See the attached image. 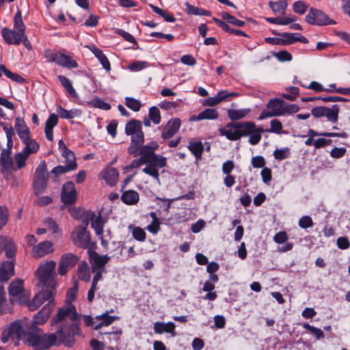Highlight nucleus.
Here are the masks:
<instances>
[{
    "instance_id": "nucleus-1",
    "label": "nucleus",
    "mask_w": 350,
    "mask_h": 350,
    "mask_svg": "<svg viewBox=\"0 0 350 350\" xmlns=\"http://www.w3.org/2000/svg\"><path fill=\"white\" fill-rule=\"evenodd\" d=\"M125 133L131 135V143L127 149L129 154L133 157L140 155L138 159H133L132 162L124 167L126 171L138 168L143 164L147 165L143 169V172L159 180V168L167 165L166 157L155 154L159 145L152 143L150 145H144V133L142 131V122L139 120L132 119L125 126Z\"/></svg>"
},
{
    "instance_id": "nucleus-2",
    "label": "nucleus",
    "mask_w": 350,
    "mask_h": 350,
    "mask_svg": "<svg viewBox=\"0 0 350 350\" xmlns=\"http://www.w3.org/2000/svg\"><path fill=\"white\" fill-rule=\"evenodd\" d=\"M80 315L77 312L75 306L70 302L57 310V313L51 320V325L61 323L57 330H62V335L65 337L64 345L72 347L75 342V336L80 334L79 322Z\"/></svg>"
},
{
    "instance_id": "nucleus-3",
    "label": "nucleus",
    "mask_w": 350,
    "mask_h": 350,
    "mask_svg": "<svg viewBox=\"0 0 350 350\" xmlns=\"http://www.w3.org/2000/svg\"><path fill=\"white\" fill-rule=\"evenodd\" d=\"M62 332L57 330L52 334H45L41 328L32 325L27 330L23 337V342L33 350H46L52 346L64 344L65 337L62 336Z\"/></svg>"
},
{
    "instance_id": "nucleus-4",
    "label": "nucleus",
    "mask_w": 350,
    "mask_h": 350,
    "mask_svg": "<svg viewBox=\"0 0 350 350\" xmlns=\"http://www.w3.org/2000/svg\"><path fill=\"white\" fill-rule=\"evenodd\" d=\"M256 124L253 122H230L226 125V129H219L221 135H224L231 141H236L242 137L247 136L255 129Z\"/></svg>"
},
{
    "instance_id": "nucleus-5",
    "label": "nucleus",
    "mask_w": 350,
    "mask_h": 350,
    "mask_svg": "<svg viewBox=\"0 0 350 350\" xmlns=\"http://www.w3.org/2000/svg\"><path fill=\"white\" fill-rule=\"evenodd\" d=\"M28 327L27 319H17L5 326L1 332V340L3 343L8 342L10 339H16V345L23 339Z\"/></svg>"
},
{
    "instance_id": "nucleus-6",
    "label": "nucleus",
    "mask_w": 350,
    "mask_h": 350,
    "mask_svg": "<svg viewBox=\"0 0 350 350\" xmlns=\"http://www.w3.org/2000/svg\"><path fill=\"white\" fill-rule=\"evenodd\" d=\"M49 179V173L47 171L45 161H41L37 166L32 183L33 193L38 196L43 193L47 186Z\"/></svg>"
},
{
    "instance_id": "nucleus-7",
    "label": "nucleus",
    "mask_w": 350,
    "mask_h": 350,
    "mask_svg": "<svg viewBox=\"0 0 350 350\" xmlns=\"http://www.w3.org/2000/svg\"><path fill=\"white\" fill-rule=\"evenodd\" d=\"M40 291L34 296L33 300L28 304L29 310H36L44 302L48 301V303H55L54 297L56 294L57 285H39Z\"/></svg>"
},
{
    "instance_id": "nucleus-8",
    "label": "nucleus",
    "mask_w": 350,
    "mask_h": 350,
    "mask_svg": "<svg viewBox=\"0 0 350 350\" xmlns=\"http://www.w3.org/2000/svg\"><path fill=\"white\" fill-rule=\"evenodd\" d=\"M56 262L50 260L44 264L40 265L36 271V275L38 279V285H57L55 280Z\"/></svg>"
},
{
    "instance_id": "nucleus-9",
    "label": "nucleus",
    "mask_w": 350,
    "mask_h": 350,
    "mask_svg": "<svg viewBox=\"0 0 350 350\" xmlns=\"http://www.w3.org/2000/svg\"><path fill=\"white\" fill-rule=\"evenodd\" d=\"M64 150L62 156L66 159L67 163L65 165H57L51 170V174L56 179L60 174L75 170L77 167V163L74 153L70 150L66 146H64Z\"/></svg>"
},
{
    "instance_id": "nucleus-10",
    "label": "nucleus",
    "mask_w": 350,
    "mask_h": 350,
    "mask_svg": "<svg viewBox=\"0 0 350 350\" xmlns=\"http://www.w3.org/2000/svg\"><path fill=\"white\" fill-rule=\"evenodd\" d=\"M306 21L312 25H335L336 22L331 18L322 10L314 8L309 10L306 16Z\"/></svg>"
},
{
    "instance_id": "nucleus-11",
    "label": "nucleus",
    "mask_w": 350,
    "mask_h": 350,
    "mask_svg": "<svg viewBox=\"0 0 350 350\" xmlns=\"http://www.w3.org/2000/svg\"><path fill=\"white\" fill-rule=\"evenodd\" d=\"M284 100L281 98H271L266 105V109L263 110L259 117V120L267 118L284 116Z\"/></svg>"
},
{
    "instance_id": "nucleus-12",
    "label": "nucleus",
    "mask_w": 350,
    "mask_h": 350,
    "mask_svg": "<svg viewBox=\"0 0 350 350\" xmlns=\"http://www.w3.org/2000/svg\"><path fill=\"white\" fill-rule=\"evenodd\" d=\"M71 239L77 247L82 249L90 247L91 236L85 226H77L72 232Z\"/></svg>"
},
{
    "instance_id": "nucleus-13",
    "label": "nucleus",
    "mask_w": 350,
    "mask_h": 350,
    "mask_svg": "<svg viewBox=\"0 0 350 350\" xmlns=\"http://www.w3.org/2000/svg\"><path fill=\"white\" fill-rule=\"evenodd\" d=\"M79 259L80 258L77 254L71 252L62 254L57 268L58 273L61 275H65L69 270L75 267Z\"/></svg>"
},
{
    "instance_id": "nucleus-14",
    "label": "nucleus",
    "mask_w": 350,
    "mask_h": 350,
    "mask_svg": "<svg viewBox=\"0 0 350 350\" xmlns=\"http://www.w3.org/2000/svg\"><path fill=\"white\" fill-rule=\"evenodd\" d=\"M339 106L334 105L332 108L326 107H315L312 109L311 113L314 117L321 118L326 117L327 120L332 122H336L338 119Z\"/></svg>"
},
{
    "instance_id": "nucleus-15",
    "label": "nucleus",
    "mask_w": 350,
    "mask_h": 350,
    "mask_svg": "<svg viewBox=\"0 0 350 350\" xmlns=\"http://www.w3.org/2000/svg\"><path fill=\"white\" fill-rule=\"evenodd\" d=\"M85 219L92 221L91 226L94 230L95 233L98 236H100L101 245L104 248H107L108 241L103 239V226L104 221L100 215L96 217V215L94 212L88 211L85 212Z\"/></svg>"
},
{
    "instance_id": "nucleus-16",
    "label": "nucleus",
    "mask_w": 350,
    "mask_h": 350,
    "mask_svg": "<svg viewBox=\"0 0 350 350\" xmlns=\"http://www.w3.org/2000/svg\"><path fill=\"white\" fill-rule=\"evenodd\" d=\"M77 192L72 181L64 183L61 191V200L65 205H71L76 202Z\"/></svg>"
},
{
    "instance_id": "nucleus-17",
    "label": "nucleus",
    "mask_w": 350,
    "mask_h": 350,
    "mask_svg": "<svg viewBox=\"0 0 350 350\" xmlns=\"http://www.w3.org/2000/svg\"><path fill=\"white\" fill-rule=\"evenodd\" d=\"M46 57L49 62H55L65 68H76L78 67V64L75 60L72 59L69 55L63 53H51Z\"/></svg>"
},
{
    "instance_id": "nucleus-18",
    "label": "nucleus",
    "mask_w": 350,
    "mask_h": 350,
    "mask_svg": "<svg viewBox=\"0 0 350 350\" xmlns=\"http://www.w3.org/2000/svg\"><path fill=\"white\" fill-rule=\"evenodd\" d=\"M315 136H323V137H340L342 138H346L347 137V134L345 132L338 133H332V132H322L319 133L317 131H315L312 129H310L308 131L307 137L308 139L305 141L304 144L307 146H314V137ZM306 135H302V137H305Z\"/></svg>"
},
{
    "instance_id": "nucleus-19",
    "label": "nucleus",
    "mask_w": 350,
    "mask_h": 350,
    "mask_svg": "<svg viewBox=\"0 0 350 350\" xmlns=\"http://www.w3.org/2000/svg\"><path fill=\"white\" fill-rule=\"evenodd\" d=\"M180 120L178 118L170 119L163 128L161 137L164 140L172 138L180 129Z\"/></svg>"
},
{
    "instance_id": "nucleus-20",
    "label": "nucleus",
    "mask_w": 350,
    "mask_h": 350,
    "mask_svg": "<svg viewBox=\"0 0 350 350\" xmlns=\"http://www.w3.org/2000/svg\"><path fill=\"white\" fill-rule=\"evenodd\" d=\"M55 303H47L33 317V324L42 325L49 319L52 311L54 309Z\"/></svg>"
},
{
    "instance_id": "nucleus-21",
    "label": "nucleus",
    "mask_w": 350,
    "mask_h": 350,
    "mask_svg": "<svg viewBox=\"0 0 350 350\" xmlns=\"http://www.w3.org/2000/svg\"><path fill=\"white\" fill-rule=\"evenodd\" d=\"M3 251L7 258L14 260L16 252L14 243L7 237L0 236V254Z\"/></svg>"
},
{
    "instance_id": "nucleus-22",
    "label": "nucleus",
    "mask_w": 350,
    "mask_h": 350,
    "mask_svg": "<svg viewBox=\"0 0 350 350\" xmlns=\"http://www.w3.org/2000/svg\"><path fill=\"white\" fill-rule=\"evenodd\" d=\"M1 34L5 41L9 44L18 45L22 42L25 33L18 31L11 30L8 28H3Z\"/></svg>"
},
{
    "instance_id": "nucleus-23",
    "label": "nucleus",
    "mask_w": 350,
    "mask_h": 350,
    "mask_svg": "<svg viewBox=\"0 0 350 350\" xmlns=\"http://www.w3.org/2000/svg\"><path fill=\"white\" fill-rule=\"evenodd\" d=\"M53 252V244L49 241H44L35 245L32 249L33 257L38 258Z\"/></svg>"
},
{
    "instance_id": "nucleus-24",
    "label": "nucleus",
    "mask_w": 350,
    "mask_h": 350,
    "mask_svg": "<svg viewBox=\"0 0 350 350\" xmlns=\"http://www.w3.org/2000/svg\"><path fill=\"white\" fill-rule=\"evenodd\" d=\"M98 176L105 180L108 185L113 186L118 182L119 173L115 167H107L100 172Z\"/></svg>"
},
{
    "instance_id": "nucleus-25",
    "label": "nucleus",
    "mask_w": 350,
    "mask_h": 350,
    "mask_svg": "<svg viewBox=\"0 0 350 350\" xmlns=\"http://www.w3.org/2000/svg\"><path fill=\"white\" fill-rule=\"evenodd\" d=\"M14 275V260L4 261L0 266V281L7 282Z\"/></svg>"
},
{
    "instance_id": "nucleus-26",
    "label": "nucleus",
    "mask_w": 350,
    "mask_h": 350,
    "mask_svg": "<svg viewBox=\"0 0 350 350\" xmlns=\"http://www.w3.org/2000/svg\"><path fill=\"white\" fill-rule=\"evenodd\" d=\"M175 324L173 322H164L157 321L154 323V332L157 334H162L163 333H169L172 336H176Z\"/></svg>"
},
{
    "instance_id": "nucleus-27",
    "label": "nucleus",
    "mask_w": 350,
    "mask_h": 350,
    "mask_svg": "<svg viewBox=\"0 0 350 350\" xmlns=\"http://www.w3.org/2000/svg\"><path fill=\"white\" fill-rule=\"evenodd\" d=\"M109 312L106 311L105 313L98 315L95 317L96 320H99L100 322L96 323L94 329L98 330L103 326H109L111 325L114 321L119 320L120 319L118 316H110L109 315Z\"/></svg>"
},
{
    "instance_id": "nucleus-28",
    "label": "nucleus",
    "mask_w": 350,
    "mask_h": 350,
    "mask_svg": "<svg viewBox=\"0 0 350 350\" xmlns=\"http://www.w3.org/2000/svg\"><path fill=\"white\" fill-rule=\"evenodd\" d=\"M219 116L218 111L215 109L207 108L201 111L197 116H192L190 117L191 122L200 121L202 120H215Z\"/></svg>"
},
{
    "instance_id": "nucleus-29",
    "label": "nucleus",
    "mask_w": 350,
    "mask_h": 350,
    "mask_svg": "<svg viewBox=\"0 0 350 350\" xmlns=\"http://www.w3.org/2000/svg\"><path fill=\"white\" fill-rule=\"evenodd\" d=\"M58 123V116L52 113L49 116V118L46 120L44 127V133L46 135V137L49 141L52 142L53 140V128Z\"/></svg>"
},
{
    "instance_id": "nucleus-30",
    "label": "nucleus",
    "mask_w": 350,
    "mask_h": 350,
    "mask_svg": "<svg viewBox=\"0 0 350 350\" xmlns=\"http://www.w3.org/2000/svg\"><path fill=\"white\" fill-rule=\"evenodd\" d=\"M89 49L98 58L103 68L107 72H109L111 70V64L103 52L94 45L89 46Z\"/></svg>"
},
{
    "instance_id": "nucleus-31",
    "label": "nucleus",
    "mask_w": 350,
    "mask_h": 350,
    "mask_svg": "<svg viewBox=\"0 0 350 350\" xmlns=\"http://www.w3.org/2000/svg\"><path fill=\"white\" fill-rule=\"evenodd\" d=\"M15 129L21 139H25L26 137L31 135L29 127L21 118L17 117L15 119Z\"/></svg>"
},
{
    "instance_id": "nucleus-32",
    "label": "nucleus",
    "mask_w": 350,
    "mask_h": 350,
    "mask_svg": "<svg viewBox=\"0 0 350 350\" xmlns=\"http://www.w3.org/2000/svg\"><path fill=\"white\" fill-rule=\"evenodd\" d=\"M121 200L127 205L136 204L139 200V193L133 189L126 190L122 192Z\"/></svg>"
},
{
    "instance_id": "nucleus-33",
    "label": "nucleus",
    "mask_w": 350,
    "mask_h": 350,
    "mask_svg": "<svg viewBox=\"0 0 350 350\" xmlns=\"http://www.w3.org/2000/svg\"><path fill=\"white\" fill-rule=\"evenodd\" d=\"M187 148L192 153V154L196 157L197 160L202 159V154L204 151V146L200 141H197L196 139H191L189 142V145L187 146Z\"/></svg>"
},
{
    "instance_id": "nucleus-34",
    "label": "nucleus",
    "mask_w": 350,
    "mask_h": 350,
    "mask_svg": "<svg viewBox=\"0 0 350 350\" xmlns=\"http://www.w3.org/2000/svg\"><path fill=\"white\" fill-rule=\"evenodd\" d=\"M23 144L25 145L23 151L27 154L31 155L36 153L40 149L39 144L35 140L31 138V135L26 137L25 139H21Z\"/></svg>"
},
{
    "instance_id": "nucleus-35",
    "label": "nucleus",
    "mask_w": 350,
    "mask_h": 350,
    "mask_svg": "<svg viewBox=\"0 0 350 350\" xmlns=\"http://www.w3.org/2000/svg\"><path fill=\"white\" fill-rule=\"evenodd\" d=\"M213 20L220 28H221L226 32L239 36L248 37V35L244 31L230 27L227 23L217 18L213 17Z\"/></svg>"
},
{
    "instance_id": "nucleus-36",
    "label": "nucleus",
    "mask_w": 350,
    "mask_h": 350,
    "mask_svg": "<svg viewBox=\"0 0 350 350\" xmlns=\"http://www.w3.org/2000/svg\"><path fill=\"white\" fill-rule=\"evenodd\" d=\"M57 113L58 114L57 116L62 119H72L81 116V111L77 109L67 110L62 106H59L57 108Z\"/></svg>"
},
{
    "instance_id": "nucleus-37",
    "label": "nucleus",
    "mask_w": 350,
    "mask_h": 350,
    "mask_svg": "<svg viewBox=\"0 0 350 350\" xmlns=\"http://www.w3.org/2000/svg\"><path fill=\"white\" fill-rule=\"evenodd\" d=\"M78 278L85 282H88L90 280L91 275L90 272V267L85 261L81 262L78 267Z\"/></svg>"
},
{
    "instance_id": "nucleus-38",
    "label": "nucleus",
    "mask_w": 350,
    "mask_h": 350,
    "mask_svg": "<svg viewBox=\"0 0 350 350\" xmlns=\"http://www.w3.org/2000/svg\"><path fill=\"white\" fill-rule=\"evenodd\" d=\"M57 79L61 83L62 85L65 88L66 92L72 98H77L78 94L73 88L71 81L64 75L57 76Z\"/></svg>"
},
{
    "instance_id": "nucleus-39",
    "label": "nucleus",
    "mask_w": 350,
    "mask_h": 350,
    "mask_svg": "<svg viewBox=\"0 0 350 350\" xmlns=\"http://www.w3.org/2000/svg\"><path fill=\"white\" fill-rule=\"evenodd\" d=\"M8 291L10 296L20 295L23 291V280L20 279L13 280L9 285Z\"/></svg>"
},
{
    "instance_id": "nucleus-40",
    "label": "nucleus",
    "mask_w": 350,
    "mask_h": 350,
    "mask_svg": "<svg viewBox=\"0 0 350 350\" xmlns=\"http://www.w3.org/2000/svg\"><path fill=\"white\" fill-rule=\"evenodd\" d=\"M250 111V109H229L227 111L228 118L232 121H236L245 118Z\"/></svg>"
},
{
    "instance_id": "nucleus-41",
    "label": "nucleus",
    "mask_w": 350,
    "mask_h": 350,
    "mask_svg": "<svg viewBox=\"0 0 350 350\" xmlns=\"http://www.w3.org/2000/svg\"><path fill=\"white\" fill-rule=\"evenodd\" d=\"M111 256L108 255H100L97 253H95L93 256V262L94 264L95 268L97 269H102L103 271H105V266L110 260Z\"/></svg>"
},
{
    "instance_id": "nucleus-42",
    "label": "nucleus",
    "mask_w": 350,
    "mask_h": 350,
    "mask_svg": "<svg viewBox=\"0 0 350 350\" xmlns=\"http://www.w3.org/2000/svg\"><path fill=\"white\" fill-rule=\"evenodd\" d=\"M11 150L3 149L1 154L0 163L5 169H10L13 167V161L10 157Z\"/></svg>"
},
{
    "instance_id": "nucleus-43",
    "label": "nucleus",
    "mask_w": 350,
    "mask_h": 350,
    "mask_svg": "<svg viewBox=\"0 0 350 350\" xmlns=\"http://www.w3.org/2000/svg\"><path fill=\"white\" fill-rule=\"evenodd\" d=\"M149 6L150 7V8L152 9V10L159 14V16H161L162 18H163V19L166 21V22H169V23H174L176 21V18L170 14L168 12H167L166 10H164L159 7H157L152 4H150Z\"/></svg>"
},
{
    "instance_id": "nucleus-44",
    "label": "nucleus",
    "mask_w": 350,
    "mask_h": 350,
    "mask_svg": "<svg viewBox=\"0 0 350 350\" xmlns=\"http://www.w3.org/2000/svg\"><path fill=\"white\" fill-rule=\"evenodd\" d=\"M29 157V154H27L24 151L17 152L14 155V159L16 161V167L14 170H20L26 166V161Z\"/></svg>"
},
{
    "instance_id": "nucleus-45",
    "label": "nucleus",
    "mask_w": 350,
    "mask_h": 350,
    "mask_svg": "<svg viewBox=\"0 0 350 350\" xmlns=\"http://www.w3.org/2000/svg\"><path fill=\"white\" fill-rule=\"evenodd\" d=\"M0 69L5 74V75L12 80L13 81L23 84L25 83V79L17 73H14L8 70L5 66L1 65Z\"/></svg>"
},
{
    "instance_id": "nucleus-46",
    "label": "nucleus",
    "mask_w": 350,
    "mask_h": 350,
    "mask_svg": "<svg viewBox=\"0 0 350 350\" xmlns=\"http://www.w3.org/2000/svg\"><path fill=\"white\" fill-rule=\"evenodd\" d=\"M222 19L226 21L227 23L232 24L233 25L237 27H243L245 25V22L239 19H237L232 15H230L229 13L226 12H223L221 13Z\"/></svg>"
},
{
    "instance_id": "nucleus-47",
    "label": "nucleus",
    "mask_w": 350,
    "mask_h": 350,
    "mask_svg": "<svg viewBox=\"0 0 350 350\" xmlns=\"http://www.w3.org/2000/svg\"><path fill=\"white\" fill-rule=\"evenodd\" d=\"M225 92H219L214 97H209L204 100V105L207 106H215L224 100H226V96L223 95Z\"/></svg>"
},
{
    "instance_id": "nucleus-48",
    "label": "nucleus",
    "mask_w": 350,
    "mask_h": 350,
    "mask_svg": "<svg viewBox=\"0 0 350 350\" xmlns=\"http://www.w3.org/2000/svg\"><path fill=\"white\" fill-rule=\"evenodd\" d=\"M265 132V129H263L261 127H256V125L255 126L254 131L250 133V138H249V142L252 145H256L259 143V142L261 139V134L262 133Z\"/></svg>"
},
{
    "instance_id": "nucleus-49",
    "label": "nucleus",
    "mask_w": 350,
    "mask_h": 350,
    "mask_svg": "<svg viewBox=\"0 0 350 350\" xmlns=\"http://www.w3.org/2000/svg\"><path fill=\"white\" fill-rule=\"evenodd\" d=\"M129 228L132 229V235L135 240L141 242L146 240V233L142 228L138 226L133 227L132 225H130Z\"/></svg>"
},
{
    "instance_id": "nucleus-50",
    "label": "nucleus",
    "mask_w": 350,
    "mask_h": 350,
    "mask_svg": "<svg viewBox=\"0 0 350 350\" xmlns=\"http://www.w3.org/2000/svg\"><path fill=\"white\" fill-rule=\"evenodd\" d=\"M269 5L273 12L284 13L287 8V3L285 0H282L277 2L269 1Z\"/></svg>"
},
{
    "instance_id": "nucleus-51",
    "label": "nucleus",
    "mask_w": 350,
    "mask_h": 350,
    "mask_svg": "<svg viewBox=\"0 0 350 350\" xmlns=\"http://www.w3.org/2000/svg\"><path fill=\"white\" fill-rule=\"evenodd\" d=\"M14 27L16 30L25 33V26L23 21L21 11H18L14 17Z\"/></svg>"
},
{
    "instance_id": "nucleus-52",
    "label": "nucleus",
    "mask_w": 350,
    "mask_h": 350,
    "mask_svg": "<svg viewBox=\"0 0 350 350\" xmlns=\"http://www.w3.org/2000/svg\"><path fill=\"white\" fill-rule=\"evenodd\" d=\"M125 105L128 108L133 111H139L142 107L141 102L133 97H126Z\"/></svg>"
},
{
    "instance_id": "nucleus-53",
    "label": "nucleus",
    "mask_w": 350,
    "mask_h": 350,
    "mask_svg": "<svg viewBox=\"0 0 350 350\" xmlns=\"http://www.w3.org/2000/svg\"><path fill=\"white\" fill-rule=\"evenodd\" d=\"M309 5L302 1H297L293 4V10L294 12L303 15L308 10Z\"/></svg>"
},
{
    "instance_id": "nucleus-54",
    "label": "nucleus",
    "mask_w": 350,
    "mask_h": 350,
    "mask_svg": "<svg viewBox=\"0 0 350 350\" xmlns=\"http://www.w3.org/2000/svg\"><path fill=\"white\" fill-rule=\"evenodd\" d=\"M148 117L154 124H159L161 122V114L158 107L155 106L150 107L148 111Z\"/></svg>"
},
{
    "instance_id": "nucleus-55",
    "label": "nucleus",
    "mask_w": 350,
    "mask_h": 350,
    "mask_svg": "<svg viewBox=\"0 0 350 350\" xmlns=\"http://www.w3.org/2000/svg\"><path fill=\"white\" fill-rule=\"evenodd\" d=\"M303 327L314 334L317 340L322 339L325 337L323 332L319 328L312 326L306 323L303 324Z\"/></svg>"
},
{
    "instance_id": "nucleus-56",
    "label": "nucleus",
    "mask_w": 350,
    "mask_h": 350,
    "mask_svg": "<svg viewBox=\"0 0 350 350\" xmlns=\"http://www.w3.org/2000/svg\"><path fill=\"white\" fill-rule=\"evenodd\" d=\"M270 129H265V132H271L280 134L282 130V124L280 120L277 119L272 120L270 122Z\"/></svg>"
},
{
    "instance_id": "nucleus-57",
    "label": "nucleus",
    "mask_w": 350,
    "mask_h": 350,
    "mask_svg": "<svg viewBox=\"0 0 350 350\" xmlns=\"http://www.w3.org/2000/svg\"><path fill=\"white\" fill-rule=\"evenodd\" d=\"M291 154L290 150L288 148L284 149H276L273 152L274 158L276 160H283L288 158Z\"/></svg>"
},
{
    "instance_id": "nucleus-58",
    "label": "nucleus",
    "mask_w": 350,
    "mask_h": 350,
    "mask_svg": "<svg viewBox=\"0 0 350 350\" xmlns=\"http://www.w3.org/2000/svg\"><path fill=\"white\" fill-rule=\"evenodd\" d=\"M298 224L300 228L306 229L312 227L314 223L312 219L310 216L305 215L299 219Z\"/></svg>"
},
{
    "instance_id": "nucleus-59",
    "label": "nucleus",
    "mask_w": 350,
    "mask_h": 350,
    "mask_svg": "<svg viewBox=\"0 0 350 350\" xmlns=\"http://www.w3.org/2000/svg\"><path fill=\"white\" fill-rule=\"evenodd\" d=\"M274 56L280 62H290L293 58L291 54L285 50L275 53Z\"/></svg>"
},
{
    "instance_id": "nucleus-60",
    "label": "nucleus",
    "mask_w": 350,
    "mask_h": 350,
    "mask_svg": "<svg viewBox=\"0 0 350 350\" xmlns=\"http://www.w3.org/2000/svg\"><path fill=\"white\" fill-rule=\"evenodd\" d=\"M289 94H284V98L288 100H295L299 94V90L297 87L292 86L288 89Z\"/></svg>"
},
{
    "instance_id": "nucleus-61",
    "label": "nucleus",
    "mask_w": 350,
    "mask_h": 350,
    "mask_svg": "<svg viewBox=\"0 0 350 350\" xmlns=\"http://www.w3.org/2000/svg\"><path fill=\"white\" fill-rule=\"evenodd\" d=\"M9 213L6 207L0 206V229L5 226L8 221Z\"/></svg>"
},
{
    "instance_id": "nucleus-62",
    "label": "nucleus",
    "mask_w": 350,
    "mask_h": 350,
    "mask_svg": "<svg viewBox=\"0 0 350 350\" xmlns=\"http://www.w3.org/2000/svg\"><path fill=\"white\" fill-rule=\"evenodd\" d=\"M280 35L283 42L282 46L289 45L295 42V39L294 38V36H295V33H283Z\"/></svg>"
},
{
    "instance_id": "nucleus-63",
    "label": "nucleus",
    "mask_w": 350,
    "mask_h": 350,
    "mask_svg": "<svg viewBox=\"0 0 350 350\" xmlns=\"http://www.w3.org/2000/svg\"><path fill=\"white\" fill-rule=\"evenodd\" d=\"M288 235L285 231H280L277 232L273 237V241L278 244H282L287 241Z\"/></svg>"
},
{
    "instance_id": "nucleus-64",
    "label": "nucleus",
    "mask_w": 350,
    "mask_h": 350,
    "mask_svg": "<svg viewBox=\"0 0 350 350\" xmlns=\"http://www.w3.org/2000/svg\"><path fill=\"white\" fill-rule=\"evenodd\" d=\"M299 110V107L295 104H289L284 101L283 111L284 115L295 113Z\"/></svg>"
}]
</instances>
